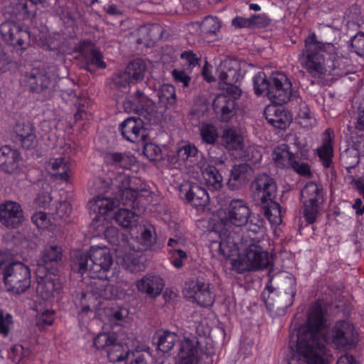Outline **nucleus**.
I'll return each instance as SVG.
<instances>
[{"mask_svg":"<svg viewBox=\"0 0 364 364\" xmlns=\"http://www.w3.org/2000/svg\"><path fill=\"white\" fill-rule=\"evenodd\" d=\"M130 97L131 99H127L123 104L127 113L143 114L154 105L153 101L139 90H136Z\"/></svg>","mask_w":364,"mask_h":364,"instance_id":"393cba45","label":"nucleus"},{"mask_svg":"<svg viewBox=\"0 0 364 364\" xmlns=\"http://www.w3.org/2000/svg\"><path fill=\"white\" fill-rule=\"evenodd\" d=\"M90 190L98 193L101 196L112 190L111 181H108L102 178H97L94 180Z\"/></svg>","mask_w":364,"mask_h":364,"instance_id":"680f3d73","label":"nucleus"},{"mask_svg":"<svg viewBox=\"0 0 364 364\" xmlns=\"http://www.w3.org/2000/svg\"><path fill=\"white\" fill-rule=\"evenodd\" d=\"M221 26L220 20L217 17L206 16L203 20L200 29L204 34H215L219 31Z\"/></svg>","mask_w":364,"mask_h":364,"instance_id":"3c124183","label":"nucleus"},{"mask_svg":"<svg viewBox=\"0 0 364 364\" xmlns=\"http://www.w3.org/2000/svg\"><path fill=\"white\" fill-rule=\"evenodd\" d=\"M22 82L29 92L40 95L43 100L50 97L53 92L52 80L44 70L37 68L26 73Z\"/></svg>","mask_w":364,"mask_h":364,"instance_id":"0eeeda50","label":"nucleus"},{"mask_svg":"<svg viewBox=\"0 0 364 364\" xmlns=\"http://www.w3.org/2000/svg\"><path fill=\"white\" fill-rule=\"evenodd\" d=\"M104 161L115 168L130 169L136 163V158L129 153L108 152L105 154Z\"/></svg>","mask_w":364,"mask_h":364,"instance_id":"473e14b6","label":"nucleus"},{"mask_svg":"<svg viewBox=\"0 0 364 364\" xmlns=\"http://www.w3.org/2000/svg\"><path fill=\"white\" fill-rule=\"evenodd\" d=\"M117 338L114 333H100L94 338V346L97 349L109 348L116 341Z\"/></svg>","mask_w":364,"mask_h":364,"instance_id":"5fc2aeb1","label":"nucleus"},{"mask_svg":"<svg viewBox=\"0 0 364 364\" xmlns=\"http://www.w3.org/2000/svg\"><path fill=\"white\" fill-rule=\"evenodd\" d=\"M119 199L102 197L100 195L94 197L87 204L90 211L94 212L98 215H104L112 210L115 206L118 205Z\"/></svg>","mask_w":364,"mask_h":364,"instance_id":"f704fd0d","label":"nucleus"},{"mask_svg":"<svg viewBox=\"0 0 364 364\" xmlns=\"http://www.w3.org/2000/svg\"><path fill=\"white\" fill-rule=\"evenodd\" d=\"M178 346V364H198L199 342L196 338H185Z\"/></svg>","mask_w":364,"mask_h":364,"instance_id":"6ab92c4d","label":"nucleus"},{"mask_svg":"<svg viewBox=\"0 0 364 364\" xmlns=\"http://www.w3.org/2000/svg\"><path fill=\"white\" fill-rule=\"evenodd\" d=\"M159 102L166 106H174L176 102L175 87L168 84L163 85L157 93Z\"/></svg>","mask_w":364,"mask_h":364,"instance_id":"09e8293b","label":"nucleus"},{"mask_svg":"<svg viewBox=\"0 0 364 364\" xmlns=\"http://www.w3.org/2000/svg\"><path fill=\"white\" fill-rule=\"evenodd\" d=\"M12 323L11 315L9 314H4L2 311H0V335L4 337L8 336Z\"/></svg>","mask_w":364,"mask_h":364,"instance_id":"e2e57ef3","label":"nucleus"},{"mask_svg":"<svg viewBox=\"0 0 364 364\" xmlns=\"http://www.w3.org/2000/svg\"><path fill=\"white\" fill-rule=\"evenodd\" d=\"M341 159L347 169L353 168L359 163L358 152L355 149H347L341 154Z\"/></svg>","mask_w":364,"mask_h":364,"instance_id":"6e6d98bb","label":"nucleus"},{"mask_svg":"<svg viewBox=\"0 0 364 364\" xmlns=\"http://www.w3.org/2000/svg\"><path fill=\"white\" fill-rule=\"evenodd\" d=\"M223 145L228 150H240L243 148V138L240 132L234 128L225 129L222 135Z\"/></svg>","mask_w":364,"mask_h":364,"instance_id":"4c0bfd02","label":"nucleus"},{"mask_svg":"<svg viewBox=\"0 0 364 364\" xmlns=\"http://www.w3.org/2000/svg\"><path fill=\"white\" fill-rule=\"evenodd\" d=\"M144 122L136 117H130L123 121L119 125V131L129 141L138 143L144 139Z\"/></svg>","mask_w":364,"mask_h":364,"instance_id":"aec40b11","label":"nucleus"},{"mask_svg":"<svg viewBox=\"0 0 364 364\" xmlns=\"http://www.w3.org/2000/svg\"><path fill=\"white\" fill-rule=\"evenodd\" d=\"M301 66L314 77L326 73L342 75L348 63V59L339 55L338 49L331 43L318 40L315 33H311L304 39V46L299 55Z\"/></svg>","mask_w":364,"mask_h":364,"instance_id":"f03ea898","label":"nucleus"},{"mask_svg":"<svg viewBox=\"0 0 364 364\" xmlns=\"http://www.w3.org/2000/svg\"><path fill=\"white\" fill-rule=\"evenodd\" d=\"M198 152L197 147L188 142L177 150V156L179 160L186 161L191 157H195Z\"/></svg>","mask_w":364,"mask_h":364,"instance_id":"4d7b16f0","label":"nucleus"},{"mask_svg":"<svg viewBox=\"0 0 364 364\" xmlns=\"http://www.w3.org/2000/svg\"><path fill=\"white\" fill-rule=\"evenodd\" d=\"M171 256V264L177 269H181L183 266V259H187V254L181 249H171L168 250Z\"/></svg>","mask_w":364,"mask_h":364,"instance_id":"bf43d9fd","label":"nucleus"},{"mask_svg":"<svg viewBox=\"0 0 364 364\" xmlns=\"http://www.w3.org/2000/svg\"><path fill=\"white\" fill-rule=\"evenodd\" d=\"M298 117L300 119L304 120V122L300 121L299 123L301 124L306 123L305 124H304V126L305 127L311 126L315 122L313 117V114L311 113L309 108L306 105H303L302 107H301L298 112Z\"/></svg>","mask_w":364,"mask_h":364,"instance_id":"69168bd1","label":"nucleus"},{"mask_svg":"<svg viewBox=\"0 0 364 364\" xmlns=\"http://www.w3.org/2000/svg\"><path fill=\"white\" fill-rule=\"evenodd\" d=\"M137 218L136 213L128 208H119L114 215L116 223L123 228H130L135 225Z\"/></svg>","mask_w":364,"mask_h":364,"instance_id":"c03bdc74","label":"nucleus"},{"mask_svg":"<svg viewBox=\"0 0 364 364\" xmlns=\"http://www.w3.org/2000/svg\"><path fill=\"white\" fill-rule=\"evenodd\" d=\"M251 175L252 168L247 164H235L231 168L227 185L232 191L238 190L249 180Z\"/></svg>","mask_w":364,"mask_h":364,"instance_id":"bb28decb","label":"nucleus"},{"mask_svg":"<svg viewBox=\"0 0 364 364\" xmlns=\"http://www.w3.org/2000/svg\"><path fill=\"white\" fill-rule=\"evenodd\" d=\"M333 132L328 129L322 136V144L316 149V154L320 161L326 168H331L333 164Z\"/></svg>","mask_w":364,"mask_h":364,"instance_id":"c756f323","label":"nucleus"},{"mask_svg":"<svg viewBox=\"0 0 364 364\" xmlns=\"http://www.w3.org/2000/svg\"><path fill=\"white\" fill-rule=\"evenodd\" d=\"M128 346L114 341L107 349V358L112 363H116L127 359V355H129Z\"/></svg>","mask_w":364,"mask_h":364,"instance_id":"a18cd8bd","label":"nucleus"},{"mask_svg":"<svg viewBox=\"0 0 364 364\" xmlns=\"http://www.w3.org/2000/svg\"><path fill=\"white\" fill-rule=\"evenodd\" d=\"M54 321V311L53 310L45 309L38 311L36 316V326L43 329L48 326L53 324Z\"/></svg>","mask_w":364,"mask_h":364,"instance_id":"603ef678","label":"nucleus"},{"mask_svg":"<svg viewBox=\"0 0 364 364\" xmlns=\"http://www.w3.org/2000/svg\"><path fill=\"white\" fill-rule=\"evenodd\" d=\"M136 193V192L129 186L116 195L120 197V200L124 205L134 208V203L137 200V193Z\"/></svg>","mask_w":364,"mask_h":364,"instance_id":"13d9d810","label":"nucleus"},{"mask_svg":"<svg viewBox=\"0 0 364 364\" xmlns=\"http://www.w3.org/2000/svg\"><path fill=\"white\" fill-rule=\"evenodd\" d=\"M46 0H12L6 7V12L11 16L23 20L33 18L37 13V4Z\"/></svg>","mask_w":364,"mask_h":364,"instance_id":"f3484780","label":"nucleus"},{"mask_svg":"<svg viewBox=\"0 0 364 364\" xmlns=\"http://www.w3.org/2000/svg\"><path fill=\"white\" fill-rule=\"evenodd\" d=\"M247 225V235L243 240L245 245L260 246L264 235V222L259 216L250 215Z\"/></svg>","mask_w":364,"mask_h":364,"instance_id":"a878e982","label":"nucleus"},{"mask_svg":"<svg viewBox=\"0 0 364 364\" xmlns=\"http://www.w3.org/2000/svg\"><path fill=\"white\" fill-rule=\"evenodd\" d=\"M112 263L113 259L109 249L92 247L90 248V264L89 268L90 277L109 279L107 273Z\"/></svg>","mask_w":364,"mask_h":364,"instance_id":"6e6552de","label":"nucleus"},{"mask_svg":"<svg viewBox=\"0 0 364 364\" xmlns=\"http://www.w3.org/2000/svg\"><path fill=\"white\" fill-rule=\"evenodd\" d=\"M289 151V146L287 144H282L276 147L272 152V159L277 166L280 168H290L294 158L296 155Z\"/></svg>","mask_w":364,"mask_h":364,"instance_id":"e433bc0d","label":"nucleus"},{"mask_svg":"<svg viewBox=\"0 0 364 364\" xmlns=\"http://www.w3.org/2000/svg\"><path fill=\"white\" fill-rule=\"evenodd\" d=\"M82 55L85 60V69L90 73L94 72L92 67L97 69H105L106 63L103 60V55L97 48L92 47L89 52L82 51Z\"/></svg>","mask_w":364,"mask_h":364,"instance_id":"58836bf2","label":"nucleus"},{"mask_svg":"<svg viewBox=\"0 0 364 364\" xmlns=\"http://www.w3.org/2000/svg\"><path fill=\"white\" fill-rule=\"evenodd\" d=\"M218 72L220 80L225 84H235L241 77L240 66L236 60L223 61L218 68Z\"/></svg>","mask_w":364,"mask_h":364,"instance_id":"7c9ffc66","label":"nucleus"},{"mask_svg":"<svg viewBox=\"0 0 364 364\" xmlns=\"http://www.w3.org/2000/svg\"><path fill=\"white\" fill-rule=\"evenodd\" d=\"M275 287H267L268 295L263 294L264 301L269 311L283 314L291 306L296 294V281L292 275H281L275 279Z\"/></svg>","mask_w":364,"mask_h":364,"instance_id":"7ed1b4c3","label":"nucleus"},{"mask_svg":"<svg viewBox=\"0 0 364 364\" xmlns=\"http://www.w3.org/2000/svg\"><path fill=\"white\" fill-rule=\"evenodd\" d=\"M146 70L147 65L146 62L140 58L135 59L128 64L124 73L115 79V84L125 86L127 82L133 83L141 81Z\"/></svg>","mask_w":364,"mask_h":364,"instance_id":"a211bd4d","label":"nucleus"},{"mask_svg":"<svg viewBox=\"0 0 364 364\" xmlns=\"http://www.w3.org/2000/svg\"><path fill=\"white\" fill-rule=\"evenodd\" d=\"M61 289V284L57 277L53 274H47L44 277L38 276L36 293L43 300H50Z\"/></svg>","mask_w":364,"mask_h":364,"instance_id":"5701e85b","label":"nucleus"},{"mask_svg":"<svg viewBox=\"0 0 364 364\" xmlns=\"http://www.w3.org/2000/svg\"><path fill=\"white\" fill-rule=\"evenodd\" d=\"M252 197L255 202L274 200L277 184L273 178L266 173L257 175L251 183Z\"/></svg>","mask_w":364,"mask_h":364,"instance_id":"9b49d317","label":"nucleus"},{"mask_svg":"<svg viewBox=\"0 0 364 364\" xmlns=\"http://www.w3.org/2000/svg\"><path fill=\"white\" fill-rule=\"evenodd\" d=\"M350 45L353 51L358 55L364 57V35L359 31L350 39Z\"/></svg>","mask_w":364,"mask_h":364,"instance_id":"052dcab7","label":"nucleus"},{"mask_svg":"<svg viewBox=\"0 0 364 364\" xmlns=\"http://www.w3.org/2000/svg\"><path fill=\"white\" fill-rule=\"evenodd\" d=\"M109 180L111 181L112 191L115 194H117L130 186L132 178L124 173H119L113 178H109Z\"/></svg>","mask_w":364,"mask_h":364,"instance_id":"8fccbe9b","label":"nucleus"},{"mask_svg":"<svg viewBox=\"0 0 364 364\" xmlns=\"http://www.w3.org/2000/svg\"><path fill=\"white\" fill-rule=\"evenodd\" d=\"M251 215V211L247 203L242 199H232L225 211L221 222L225 225L230 223L237 227L247 224Z\"/></svg>","mask_w":364,"mask_h":364,"instance_id":"ddd939ff","label":"nucleus"},{"mask_svg":"<svg viewBox=\"0 0 364 364\" xmlns=\"http://www.w3.org/2000/svg\"><path fill=\"white\" fill-rule=\"evenodd\" d=\"M127 364H148L144 355L140 351L132 352L127 355Z\"/></svg>","mask_w":364,"mask_h":364,"instance_id":"774afa93","label":"nucleus"},{"mask_svg":"<svg viewBox=\"0 0 364 364\" xmlns=\"http://www.w3.org/2000/svg\"><path fill=\"white\" fill-rule=\"evenodd\" d=\"M136 286L139 291L154 298L161 294L164 284L160 277L146 274L136 282Z\"/></svg>","mask_w":364,"mask_h":364,"instance_id":"cd10ccee","label":"nucleus"},{"mask_svg":"<svg viewBox=\"0 0 364 364\" xmlns=\"http://www.w3.org/2000/svg\"><path fill=\"white\" fill-rule=\"evenodd\" d=\"M303 208L301 213L307 224L315 223L320 205L323 203V189L314 182H309L301 192Z\"/></svg>","mask_w":364,"mask_h":364,"instance_id":"423d86ee","label":"nucleus"},{"mask_svg":"<svg viewBox=\"0 0 364 364\" xmlns=\"http://www.w3.org/2000/svg\"><path fill=\"white\" fill-rule=\"evenodd\" d=\"M63 251L60 246L51 245L46 246L42 252V262L45 265L58 264L61 261Z\"/></svg>","mask_w":364,"mask_h":364,"instance_id":"37998d69","label":"nucleus"},{"mask_svg":"<svg viewBox=\"0 0 364 364\" xmlns=\"http://www.w3.org/2000/svg\"><path fill=\"white\" fill-rule=\"evenodd\" d=\"M21 205L15 202L7 201L0 206V222L6 227L16 228L23 221Z\"/></svg>","mask_w":364,"mask_h":364,"instance_id":"4be33fe9","label":"nucleus"},{"mask_svg":"<svg viewBox=\"0 0 364 364\" xmlns=\"http://www.w3.org/2000/svg\"><path fill=\"white\" fill-rule=\"evenodd\" d=\"M183 293L186 298L193 299L200 306L209 307L215 301L214 296L210 291L209 283L202 280L186 283Z\"/></svg>","mask_w":364,"mask_h":364,"instance_id":"f8f14e48","label":"nucleus"},{"mask_svg":"<svg viewBox=\"0 0 364 364\" xmlns=\"http://www.w3.org/2000/svg\"><path fill=\"white\" fill-rule=\"evenodd\" d=\"M15 140L24 149H33L38 146L36 128L29 122L18 123L14 127Z\"/></svg>","mask_w":364,"mask_h":364,"instance_id":"b1692460","label":"nucleus"},{"mask_svg":"<svg viewBox=\"0 0 364 364\" xmlns=\"http://www.w3.org/2000/svg\"><path fill=\"white\" fill-rule=\"evenodd\" d=\"M237 103L225 94L217 95L213 102V110L220 122H228L236 114Z\"/></svg>","mask_w":364,"mask_h":364,"instance_id":"412c9836","label":"nucleus"},{"mask_svg":"<svg viewBox=\"0 0 364 364\" xmlns=\"http://www.w3.org/2000/svg\"><path fill=\"white\" fill-rule=\"evenodd\" d=\"M52 201L50 193L48 191H43L38 193L34 200V205L38 208H46Z\"/></svg>","mask_w":364,"mask_h":364,"instance_id":"338daca9","label":"nucleus"},{"mask_svg":"<svg viewBox=\"0 0 364 364\" xmlns=\"http://www.w3.org/2000/svg\"><path fill=\"white\" fill-rule=\"evenodd\" d=\"M48 166L53 171H58L59 169H62V172L60 173H55L54 175L58 176L59 178L63 181H67L68 179V168L66 164L64 161V159L58 158L53 160H50L48 164Z\"/></svg>","mask_w":364,"mask_h":364,"instance_id":"864d4df0","label":"nucleus"},{"mask_svg":"<svg viewBox=\"0 0 364 364\" xmlns=\"http://www.w3.org/2000/svg\"><path fill=\"white\" fill-rule=\"evenodd\" d=\"M105 279H97V280L92 281L90 283L88 287V293L91 294L97 299L102 298L104 282Z\"/></svg>","mask_w":364,"mask_h":364,"instance_id":"0e129e2a","label":"nucleus"},{"mask_svg":"<svg viewBox=\"0 0 364 364\" xmlns=\"http://www.w3.org/2000/svg\"><path fill=\"white\" fill-rule=\"evenodd\" d=\"M265 119L269 124L277 129H285L289 124V118L281 107L269 106L264 110Z\"/></svg>","mask_w":364,"mask_h":364,"instance_id":"2f4dec72","label":"nucleus"},{"mask_svg":"<svg viewBox=\"0 0 364 364\" xmlns=\"http://www.w3.org/2000/svg\"><path fill=\"white\" fill-rule=\"evenodd\" d=\"M181 198L193 207H205L209 202L207 191L196 183H185L179 190Z\"/></svg>","mask_w":364,"mask_h":364,"instance_id":"2eb2a0df","label":"nucleus"},{"mask_svg":"<svg viewBox=\"0 0 364 364\" xmlns=\"http://www.w3.org/2000/svg\"><path fill=\"white\" fill-rule=\"evenodd\" d=\"M90 250L89 252L75 250L70 252V267L73 271L80 274L89 273Z\"/></svg>","mask_w":364,"mask_h":364,"instance_id":"c9c22d12","label":"nucleus"},{"mask_svg":"<svg viewBox=\"0 0 364 364\" xmlns=\"http://www.w3.org/2000/svg\"><path fill=\"white\" fill-rule=\"evenodd\" d=\"M357 341V333L353 325L346 321L336 323L332 330V342L337 348H351Z\"/></svg>","mask_w":364,"mask_h":364,"instance_id":"4468645a","label":"nucleus"},{"mask_svg":"<svg viewBox=\"0 0 364 364\" xmlns=\"http://www.w3.org/2000/svg\"><path fill=\"white\" fill-rule=\"evenodd\" d=\"M0 271L8 291L13 294L25 293L31 286L29 267L21 262H0Z\"/></svg>","mask_w":364,"mask_h":364,"instance_id":"20e7f679","label":"nucleus"},{"mask_svg":"<svg viewBox=\"0 0 364 364\" xmlns=\"http://www.w3.org/2000/svg\"><path fill=\"white\" fill-rule=\"evenodd\" d=\"M245 250L237 258L231 259L232 269L238 274L257 271L268 267L269 259L268 252L261 246L245 245Z\"/></svg>","mask_w":364,"mask_h":364,"instance_id":"39448f33","label":"nucleus"},{"mask_svg":"<svg viewBox=\"0 0 364 364\" xmlns=\"http://www.w3.org/2000/svg\"><path fill=\"white\" fill-rule=\"evenodd\" d=\"M265 218L272 225H279L282 223L281 206L274 200L259 203Z\"/></svg>","mask_w":364,"mask_h":364,"instance_id":"ea45409f","label":"nucleus"},{"mask_svg":"<svg viewBox=\"0 0 364 364\" xmlns=\"http://www.w3.org/2000/svg\"><path fill=\"white\" fill-rule=\"evenodd\" d=\"M203 178L210 191H218L223 187V176L214 166H208L202 171Z\"/></svg>","mask_w":364,"mask_h":364,"instance_id":"a19ab883","label":"nucleus"},{"mask_svg":"<svg viewBox=\"0 0 364 364\" xmlns=\"http://www.w3.org/2000/svg\"><path fill=\"white\" fill-rule=\"evenodd\" d=\"M325 314L318 304L309 308L306 324L290 335L289 346L292 354L289 364H326L323 358L325 338L320 333L326 326Z\"/></svg>","mask_w":364,"mask_h":364,"instance_id":"f257e3e1","label":"nucleus"},{"mask_svg":"<svg viewBox=\"0 0 364 364\" xmlns=\"http://www.w3.org/2000/svg\"><path fill=\"white\" fill-rule=\"evenodd\" d=\"M253 84L255 93L257 95H265L269 97L270 77L267 78L264 72H259L253 77Z\"/></svg>","mask_w":364,"mask_h":364,"instance_id":"de8ad7c7","label":"nucleus"},{"mask_svg":"<svg viewBox=\"0 0 364 364\" xmlns=\"http://www.w3.org/2000/svg\"><path fill=\"white\" fill-rule=\"evenodd\" d=\"M180 341L176 333L168 331H158L153 337V342L157 349L163 353L169 352Z\"/></svg>","mask_w":364,"mask_h":364,"instance_id":"72a5a7b5","label":"nucleus"},{"mask_svg":"<svg viewBox=\"0 0 364 364\" xmlns=\"http://www.w3.org/2000/svg\"><path fill=\"white\" fill-rule=\"evenodd\" d=\"M292 85L289 78L282 73H273L270 76L269 99L276 105L289 102L292 96Z\"/></svg>","mask_w":364,"mask_h":364,"instance_id":"9d476101","label":"nucleus"},{"mask_svg":"<svg viewBox=\"0 0 364 364\" xmlns=\"http://www.w3.org/2000/svg\"><path fill=\"white\" fill-rule=\"evenodd\" d=\"M0 33L6 42L21 50H26L30 45V33L16 21L3 22L0 25Z\"/></svg>","mask_w":364,"mask_h":364,"instance_id":"1a4fd4ad","label":"nucleus"},{"mask_svg":"<svg viewBox=\"0 0 364 364\" xmlns=\"http://www.w3.org/2000/svg\"><path fill=\"white\" fill-rule=\"evenodd\" d=\"M31 350L21 345H14L8 354V364H26L29 360Z\"/></svg>","mask_w":364,"mask_h":364,"instance_id":"79ce46f5","label":"nucleus"},{"mask_svg":"<svg viewBox=\"0 0 364 364\" xmlns=\"http://www.w3.org/2000/svg\"><path fill=\"white\" fill-rule=\"evenodd\" d=\"M235 233L230 232L227 237L220 242L213 241L210 245V250L213 256L220 255L227 259L237 254L244 245L243 238Z\"/></svg>","mask_w":364,"mask_h":364,"instance_id":"dca6fc26","label":"nucleus"},{"mask_svg":"<svg viewBox=\"0 0 364 364\" xmlns=\"http://www.w3.org/2000/svg\"><path fill=\"white\" fill-rule=\"evenodd\" d=\"M200 136L204 144L215 145L218 140L219 134L217 127L208 123L203 124L200 127Z\"/></svg>","mask_w":364,"mask_h":364,"instance_id":"49530a36","label":"nucleus"},{"mask_svg":"<svg viewBox=\"0 0 364 364\" xmlns=\"http://www.w3.org/2000/svg\"><path fill=\"white\" fill-rule=\"evenodd\" d=\"M21 160L20 152L10 146L0 148V168L5 172L12 173L19 167Z\"/></svg>","mask_w":364,"mask_h":364,"instance_id":"c85d7f7f","label":"nucleus"}]
</instances>
